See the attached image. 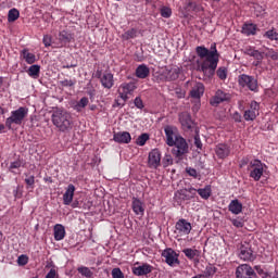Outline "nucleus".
<instances>
[{"label":"nucleus","mask_w":278,"mask_h":278,"mask_svg":"<svg viewBox=\"0 0 278 278\" xmlns=\"http://www.w3.org/2000/svg\"><path fill=\"white\" fill-rule=\"evenodd\" d=\"M60 85L63 86L64 88H71L75 86V80L73 79H64L60 81Z\"/></svg>","instance_id":"nucleus-55"},{"label":"nucleus","mask_w":278,"mask_h":278,"mask_svg":"<svg viewBox=\"0 0 278 278\" xmlns=\"http://www.w3.org/2000/svg\"><path fill=\"white\" fill-rule=\"evenodd\" d=\"M271 60H278V52L274 53V55H270Z\"/></svg>","instance_id":"nucleus-63"},{"label":"nucleus","mask_w":278,"mask_h":278,"mask_svg":"<svg viewBox=\"0 0 278 278\" xmlns=\"http://www.w3.org/2000/svg\"><path fill=\"white\" fill-rule=\"evenodd\" d=\"M197 193V189H180L175 192L174 200L181 204L184 201H190V199H194V194Z\"/></svg>","instance_id":"nucleus-11"},{"label":"nucleus","mask_w":278,"mask_h":278,"mask_svg":"<svg viewBox=\"0 0 278 278\" xmlns=\"http://www.w3.org/2000/svg\"><path fill=\"white\" fill-rule=\"evenodd\" d=\"M20 16L21 12H18V9H11L8 13V21L9 23H14L15 21H18Z\"/></svg>","instance_id":"nucleus-37"},{"label":"nucleus","mask_w":278,"mask_h":278,"mask_svg":"<svg viewBox=\"0 0 278 278\" xmlns=\"http://www.w3.org/2000/svg\"><path fill=\"white\" fill-rule=\"evenodd\" d=\"M53 231H54V240L56 242H60L61 240H64V238H66V228H64V225L62 224L54 225Z\"/></svg>","instance_id":"nucleus-25"},{"label":"nucleus","mask_w":278,"mask_h":278,"mask_svg":"<svg viewBox=\"0 0 278 278\" xmlns=\"http://www.w3.org/2000/svg\"><path fill=\"white\" fill-rule=\"evenodd\" d=\"M186 173H187V175H189V177H193V179L199 178V172H197V169H194L192 167H186Z\"/></svg>","instance_id":"nucleus-53"},{"label":"nucleus","mask_w":278,"mask_h":278,"mask_svg":"<svg viewBox=\"0 0 278 278\" xmlns=\"http://www.w3.org/2000/svg\"><path fill=\"white\" fill-rule=\"evenodd\" d=\"M180 75L181 68L179 66H167L161 73L163 81H177Z\"/></svg>","instance_id":"nucleus-7"},{"label":"nucleus","mask_w":278,"mask_h":278,"mask_svg":"<svg viewBox=\"0 0 278 278\" xmlns=\"http://www.w3.org/2000/svg\"><path fill=\"white\" fill-rule=\"evenodd\" d=\"M149 140V134L144 132L141 134L136 141V144H138V147H144V144H147V141Z\"/></svg>","instance_id":"nucleus-43"},{"label":"nucleus","mask_w":278,"mask_h":278,"mask_svg":"<svg viewBox=\"0 0 278 278\" xmlns=\"http://www.w3.org/2000/svg\"><path fill=\"white\" fill-rule=\"evenodd\" d=\"M172 149V154L177 160H184V155H188L190 148L188 141L181 136H176Z\"/></svg>","instance_id":"nucleus-4"},{"label":"nucleus","mask_w":278,"mask_h":278,"mask_svg":"<svg viewBox=\"0 0 278 278\" xmlns=\"http://www.w3.org/2000/svg\"><path fill=\"white\" fill-rule=\"evenodd\" d=\"M78 273H79L83 277H87V278L92 277V270H90V268H88V267H86V266L78 267Z\"/></svg>","instance_id":"nucleus-44"},{"label":"nucleus","mask_w":278,"mask_h":278,"mask_svg":"<svg viewBox=\"0 0 278 278\" xmlns=\"http://www.w3.org/2000/svg\"><path fill=\"white\" fill-rule=\"evenodd\" d=\"M263 38H267V40H275V42H278V33L275 31V28H271L264 33Z\"/></svg>","instance_id":"nucleus-38"},{"label":"nucleus","mask_w":278,"mask_h":278,"mask_svg":"<svg viewBox=\"0 0 278 278\" xmlns=\"http://www.w3.org/2000/svg\"><path fill=\"white\" fill-rule=\"evenodd\" d=\"M238 257L243 262H255L257 255L253 251V248H251V243L243 242L238 249Z\"/></svg>","instance_id":"nucleus-6"},{"label":"nucleus","mask_w":278,"mask_h":278,"mask_svg":"<svg viewBox=\"0 0 278 278\" xmlns=\"http://www.w3.org/2000/svg\"><path fill=\"white\" fill-rule=\"evenodd\" d=\"M248 55L256 60V62L254 63V66H260V63L262 62V60H264V52H261L260 50L250 49L248 50Z\"/></svg>","instance_id":"nucleus-31"},{"label":"nucleus","mask_w":278,"mask_h":278,"mask_svg":"<svg viewBox=\"0 0 278 278\" xmlns=\"http://www.w3.org/2000/svg\"><path fill=\"white\" fill-rule=\"evenodd\" d=\"M195 192H198L201 199L207 201L212 197V186L206 185L204 188L195 189Z\"/></svg>","instance_id":"nucleus-32"},{"label":"nucleus","mask_w":278,"mask_h":278,"mask_svg":"<svg viewBox=\"0 0 278 278\" xmlns=\"http://www.w3.org/2000/svg\"><path fill=\"white\" fill-rule=\"evenodd\" d=\"M111 275L112 278H125V274L118 267L113 268Z\"/></svg>","instance_id":"nucleus-48"},{"label":"nucleus","mask_w":278,"mask_h":278,"mask_svg":"<svg viewBox=\"0 0 278 278\" xmlns=\"http://www.w3.org/2000/svg\"><path fill=\"white\" fill-rule=\"evenodd\" d=\"M217 270L218 268H216L215 266L208 265L205 267L204 274L202 275V277H205V278L213 277L214 275H216Z\"/></svg>","instance_id":"nucleus-39"},{"label":"nucleus","mask_w":278,"mask_h":278,"mask_svg":"<svg viewBox=\"0 0 278 278\" xmlns=\"http://www.w3.org/2000/svg\"><path fill=\"white\" fill-rule=\"evenodd\" d=\"M241 33L244 36H255V34H257V25L253 23H244Z\"/></svg>","instance_id":"nucleus-29"},{"label":"nucleus","mask_w":278,"mask_h":278,"mask_svg":"<svg viewBox=\"0 0 278 278\" xmlns=\"http://www.w3.org/2000/svg\"><path fill=\"white\" fill-rule=\"evenodd\" d=\"M231 224L233 225V227H237V229H242V227H244V219L237 217L235 219H231Z\"/></svg>","instance_id":"nucleus-49"},{"label":"nucleus","mask_w":278,"mask_h":278,"mask_svg":"<svg viewBox=\"0 0 278 278\" xmlns=\"http://www.w3.org/2000/svg\"><path fill=\"white\" fill-rule=\"evenodd\" d=\"M182 253L188 257V260H194V257H199V250H194L192 248H187L182 250Z\"/></svg>","instance_id":"nucleus-36"},{"label":"nucleus","mask_w":278,"mask_h":278,"mask_svg":"<svg viewBox=\"0 0 278 278\" xmlns=\"http://www.w3.org/2000/svg\"><path fill=\"white\" fill-rule=\"evenodd\" d=\"M238 84L241 88H248L251 92H257V79L247 74H241L238 77Z\"/></svg>","instance_id":"nucleus-8"},{"label":"nucleus","mask_w":278,"mask_h":278,"mask_svg":"<svg viewBox=\"0 0 278 278\" xmlns=\"http://www.w3.org/2000/svg\"><path fill=\"white\" fill-rule=\"evenodd\" d=\"M264 168H266V164L262 163V161L260 160L251 161L248 166L250 177L255 181H260V179H262V176L264 175Z\"/></svg>","instance_id":"nucleus-5"},{"label":"nucleus","mask_w":278,"mask_h":278,"mask_svg":"<svg viewBox=\"0 0 278 278\" xmlns=\"http://www.w3.org/2000/svg\"><path fill=\"white\" fill-rule=\"evenodd\" d=\"M194 147L197 149H203V142H201V137L199 136V130L195 129V135H194Z\"/></svg>","instance_id":"nucleus-50"},{"label":"nucleus","mask_w":278,"mask_h":278,"mask_svg":"<svg viewBox=\"0 0 278 278\" xmlns=\"http://www.w3.org/2000/svg\"><path fill=\"white\" fill-rule=\"evenodd\" d=\"M126 103H127V100H123L121 98H117V99L114 100V103H113L112 108H125Z\"/></svg>","instance_id":"nucleus-54"},{"label":"nucleus","mask_w":278,"mask_h":278,"mask_svg":"<svg viewBox=\"0 0 278 278\" xmlns=\"http://www.w3.org/2000/svg\"><path fill=\"white\" fill-rule=\"evenodd\" d=\"M275 50H269V52L266 54L267 55V58H270V55H275Z\"/></svg>","instance_id":"nucleus-62"},{"label":"nucleus","mask_w":278,"mask_h":278,"mask_svg":"<svg viewBox=\"0 0 278 278\" xmlns=\"http://www.w3.org/2000/svg\"><path fill=\"white\" fill-rule=\"evenodd\" d=\"M175 229L178 236H190V231H192V224L184 218H180L177 220Z\"/></svg>","instance_id":"nucleus-15"},{"label":"nucleus","mask_w":278,"mask_h":278,"mask_svg":"<svg viewBox=\"0 0 278 278\" xmlns=\"http://www.w3.org/2000/svg\"><path fill=\"white\" fill-rule=\"evenodd\" d=\"M203 94H205V85L203 83H195L190 90V97L192 99H201Z\"/></svg>","instance_id":"nucleus-23"},{"label":"nucleus","mask_w":278,"mask_h":278,"mask_svg":"<svg viewBox=\"0 0 278 278\" xmlns=\"http://www.w3.org/2000/svg\"><path fill=\"white\" fill-rule=\"evenodd\" d=\"M257 116H260V103L252 101L250 109L244 112L243 118L244 121H255Z\"/></svg>","instance_id":"nucleus-17"},{"label":"nucleus","mask_w":278,"mask_h":278,"mask_svg":"<svg viewBox=\"0 0 278 278\" xmlns=\"http://www.w3.org/2000/svg\"><path fill=\"white\" fill-rule=\"evenodd\" d=\"M75 185L70 184L66 189L65 192L63 194V204L64 205H71V203H73V199L75 198Z\"/></svg>","instance_id":"nucleus-22"},{"label":"nucleus","mask_w":278,"mask_h":278,"mask_svg":"<svg viewBox=\"0 0 278 278\" xmlns=\"http://www.w3.org/2000/svg\"><path fill=\"white\" fill-rule=\"evenodd\" d=\"M96 77H97L98 79H100V81H101V78L103 77L101 71L98 70V71L96 72Z\"/></svg>","instance_id":"nucleus-61"},{"label":"nucleus","mask_w":278,"mask_h":278,"mask_svg":"<svg viewBox=\"0 0 278 278\" xmlns=\"http://www.w3.org/2000/svg\"><path fill=\"white\" fill-rule=\"evenodd\" d=\"M151 273H153V267L149 263L132 267V275H136V277H146L147 275H151Z\"/></svg>","instance_id":"nucleus-19"},{"label":"nucleus","mask_w":278,"mask_h":278,"mask_svg":"<svg viewBox=\"0 0 278 278\" xmlns=\"http://www.w3.org/2000/svg\"><path fill=\"white\" fill-rule=\"evenodd\" d=\"M100 81L103 88L110 90L114 87V75L112 73H104Z\"/></svg>","instance_id":"nucleus-26"},{"label":"nucleus","mask_w":278,"mask_h":278,"mask_svg":"<svg viewBox=\"0 0 278 278\" xmlns=\"http://www.w3.org/2000/svg\"><path fill=\"white\" fill-rule=\"evenodd\" d=\"M178 118L184 131H197L194 121H192V116L190 115V113L182 112L178 115Z\"/></svg>","instance_id":"nucleus-10"},{"label":"nucleus","mask_w":278,"mask_h":278,"mask_svg":"<svg viewBox=\"0 0 278 278\" xmlns=\"http://www.w3.org/2000/svg\"><path fill=\"white\" fill-rule=\"evenodd\" d=\"M52 40H53V38L51 37V35H45L42 42H43L45 47H51Z\"/></svg>","instance_id":"nucleus-57"},{"label":"nucleus","mask_w":278,"mask_h":278,"mask_svg":"<svg viewBox=\"0 0 278 278\" xmlns=\"http://www.w3.org/2000/svg\"><path fill=\"white\" fill-rule=\"evenodd\" d=\"M138 86L134 81L123 83L117 90L119 99L122 101H129V94H134Z\"/></svg>","instance_id":"nucleus-9"},{"label":"nucleus","mask_w":278,"mask_h":278,"mask_svg":"<svg viewBox=\"0 0 278 278\" xmlns=\"http://www.w3.org/2000/svg\"><path fill=\"white\" fill-rule=\"evenodd\" d=\"M52 125L62 134L73 129V115L66 110L56 109L51 115Z\"/></svg>","instance_id":"nucleus-2"},{"label":"nucleus","mask_w":278,"mask_h":278,"mask_svg":"<svg viewBox=\"0 0 278 278\" xmlns=\"http://www.w3.org/2000/svg\"><path fill=\"white\" fill-rule=\"evenodd\" d=\"M261 277L262 278H270V275L267 271H265Z\"/></svg>","instance_id":"nucleus-64"},{"label":"nucleus","mask_w":278,"mask_h":278,"mask_svg":"<svg viewBox=\"0 0 278 278\" xmlns=\"http://www.w3.org/2000/svg\"><path fill=\"white\" fill-rule=\"evenodd\" d=\"M231 153V147L227 143H218L215 147V155H217L218 160H225L229 157V154Z\"/></svg>","instance_id":"nucleus-18"},{"label":"nucleus","mask_w":278,"mask_h":278,"mask_svg":"<svg viewBox=\"0 0 278 278\" xmlns=\"http://www.w3.org/2000/svg\"><path fill=\"white\" fill-rule=\"evenodd\" d=\"M162 257L165 258V262L168 264V266H175V264H179V254H177V252L170 248H167L162 252Z\"/></svg>","instance_id":"nucleus-16"},{"label":"nucleus","mask_w":278,"mask_h":278,"mask_svg":"<svg viewBox=\"0 0 278 278\" xmlns=\"http://www.w3.org/2000/svg\"><path fill=\"white\" fill-rule=\"evenodd\" d=\"M195 53L200 60H203L201 63H198V71L203 73L205 77H214L220 60L216 43H212L210 49L205 48V46H198Z\"/></svg>","instance_id":"nucleus-1"},{"label":"nucleus","mask_w":278,"mask_h":278,"mask_svg":"<svg viewBox=\"0 0 278 278\" xmlns=\"http://www.w3.org/2000/svg\"><path fill=\"white\" fill-rule=\"evenodd\" d=\"M162 164L164 168H167V166H173V156L170 154H165Z\"/></svg>","instance_id":"nucleus-46"},{"label":"nucleus","mask_w":278,"mask_h":278,"mask_svg":"<svg viewBox=\"0 0 278 278\" xmlns=\"http://www.w3.org/2000/svg\"><path fill=\"white\" fill-rule=\"evenodd\" d=\"M22 56L25 60L26 64H35L36 63V54L29 52V50L24 49L22 51Z\"/></svg>","instance_id":"nucleus-34"},{"label":"nucleus","mask_w":278,"mask_h":278,"mask_svg":"<svg viewBox=\"0 0 278 278\" xmlns=\"http://www.w3.org/2000/svg\"><path fill=\"white\" fill-rule=\"evenodd\" d=\"M160 12L163 18H170L173 16V10L169 7H161Z\"/></svg>","instance_id":"nucleus-42"},{"label":"nucleus","mask_w":278,"mask_h":278,"mask_svg":"<svg viewBox=\"0 0 278 278\" xmlns=\"http://www.w3.org/2000/svg\"><path fill=\"white\" fill-rule=\"evenodd\" d=\"M24 181H25L27 188H34V186L36 184V177L34 175L28 176L27 178H25Z\"/></svg>","instance_id":"nucleus-52"},{"label":"nucleus","mask_w":278,"mask_h":278,"mask_svg":"<svg viewBox=\"0 0 278 278\" xmlns=\"http://www.w3.org/2000/svg\"><path fill=\"white\" fill-rule=\"evenodd\" d=\"M228 211L231 212V214H235L238 216V214H242V204L240 200L235 199L232 200L228 205Z\"/></svg>","instance_id":"nucleus-30"},{"label":"nucleus","mask_w":278,"mask_h":278,"mask_svg":"<svg viewBox=\"0 0 278 278\" xmlns=\"http://www.w3.org/2000/svg\"><path fill=\"white\" fill-rule=\"evenodd\" d=\"M236 277L237 278H257V274H255V270L253 269V267H251V265L242 264L237 267Z\"/></svg>","instance_id":"nucleus-12"},{"label":"nucleus","mask_w":278,"mask_h":278,"mask_svg":"<svg viewBox=\"0 0 278 278\" xmlns=\"http://www.w3.org/2000/svg\"><path fill=\"white\" fill-rule=\"evenodd\" d=\"M27 75H29L33 79H38V77H40V65H30L27 70Z\"/></svg>","instance_id":"nucleus-33"},{"label":"nucleus","mask_w":278,"mask_h":278,"mask_svg":"<svg viewBox=\"0 0 278 278\" xmlns=\"http://www.w3.org/2000/svg\"><path fill=\"white\" fill-rule=\"evenodd\" d=\"M138 36V30L136 28H131L124 33L123 38L124 40H131L132 38H136Z\"/></svg>","instance_id":"nucleus-41"},{"label":"nucleus","mask_w":278,"mask_h":278,"mask_svg":"<svg viewBox=\"0 0 278 278\" xmlns=\"http://www.w3.org/2000/svg\"><path fill=\"white\" fill-rule=\"evenodd\" d=\"M88 103H90V100L88 98L83 97L76 104H74L75 112H81L84 109L88 106Z\"/></svg>","instance_id":"nucleus-35"},{"label":"nucleus","mask_w":278,"mask_h":278,"mask_svg":"<svg viewBox=\"0 0 278 278\" xmlns=\"http://www.w3.org/2000/svg\"><path fill=\"white\" fill-rule=\"evenodd\" d=\"M45 278H58V271L55 269L51 268Z\"/></svg>","instance_id":"nucleus-58"},{"label":"nucleus","mask_w":278,"mask_h":278,"mask_svg":"<svg viewBox=\"0 0 278 278\" xmlns=\"http://www.w3.org/2000/svg\"><path fill=\"white\" fill-rule=\"evenodd\" d=\"M132 211L137 216H144V203L138 198H132Z\"/></svg>","instance_id":"nucleus-28"},{"label":"nucleus","mask_w":278,"mask_h":278,"mask_svg":"<svg viewBox=\"0 0 278 278\" xmlns=\"http://www.w3.org/2000/svg\"><path fill=\"white\" fill-rule=\"evenodd\" d=\"M216 75L218 77V79H220L222 81H225V79H227V75H228V70L225 66L218 67L216 71Z\"/></svg>","instance_id":"nucleus-40"},{"label":"nucleus","mask_w":278,"mask_h":278,"mask_svg":"<svg viewBox=\"0 0 278 278\" xmlns=\"http://www.w3.org/2000/svg\"><path fill=\"white\" fill-rule=\"evenodd\" d=\"M73 40V34L68 30H61L59 33V47H66Z\"/></svg>","instance_id":"nucleus-27"},{"label":"nucleus","mask_w":278,"mask_h":278,"mask_svg":"<svg viewBox=\"0 0 278 278\" xmlns=\"http://www.w3.org/2000/svg\"><path fill=\"white\" fill-rule=\"evenodd\" d=\"M176 131H177V128L175 126L167 125L164 127L167 147H173V144L175 143V138H177V136H180V135H176L175 134Z\"/></svg>","instance_id":"nucleus-20"},{"label":"nucleus","mask_w":278,"mask_h":278,"mask_svg":"<svg viewBox=\"0 0 278 278\" xmlns=\"http://www.w3.org/2000/svg\"><path fill=\"white\" fill-rule=\"evenodd\" d=\"M114 142L118 144H129L131 142V134L128 131H119L113 135Z\"/></svg>","instance_id":"nucleus-21"},{"label":"nucleus","mask_w":278,"mask_h":278,"mask_svg":"<svg viewBox=\"0 0 278 278\" xmlns=\"http://www.w3.org/2000/svg\"><path fill=\"white\" fill-rule=\"evenodd\" d=\"M135 75L138 79H147V77H149V75H151V70L149 68V66L147 64H140L136 68Z\"/></svg>","instance_id":"nucleus-24"},{"label":"nucleus","mask_w":278,"mask_h":278,"mask_svg":"<svg viewBox=\"0 0 278 278\" xmlns=\"http://www.w3.org/2000/svg\"><path fill=\"white\" fill-rule=\"evenodd\" d=\"M231 99V94L218 89L215 94L210 99V104L213 108H218L220 103H225V101H229Z\"/></svg>","instance_id":"nucleus-14"},{"label":"nucleus","mask_w":278,"mask_h":278,"mask_svg":"<svg viewBox=\"0 0 278 278\" xmlns=\"http://www.w3.org/2000/svg\"><path fill=\"white\" fill-rule=\"evenodd\" d=\"M17 264L20 266H27L29 264V256L22 254L17 257Z\"/></svg>","instance_id":"nucleus-47"},{"label":"nucleus","mask_w":278,"mask_h":278,"mask_svg":"<svg viewBox=\"0 0 278 278\" xmlns=\"http://www.w3.org/2000/svg\"><path fill=\"white\" fill-rule=\"evenodd\" d=\"M134 104L137 110H144V102L142 101V98L136 97L134 100Z\"/></svg>","instance_id":"nucleus-51"},{"label":"nucleus","mask_w":278,"mask_h":278,"mask_svg":"<svg viewBox=\"0 0 278 278\" xmlns=\"http://www.w3.org/2000/svg\"><path fill=\"white\" fill-rule=\"evenodd\" d=\"M256 271L261 275V277L266 273L260 266H255Z\"/></svg>","instance_id":"nucleus-60"},{"label":"nucleus","mask_w":278,"mask_h":278,"mask_svg":"<svg viewBox=\"0 0 278 278\" xmlns=\"http://www.w3.org/2000/svg\"><path fill=\"white\" fill-rule=\"evenodd\" d=\"M175 94H176L177 99H185L186 98V90H184L181 88H176L175 89Z\"/></svg>","instance_id":"nucleus-56"},{"label":"nucleus","mask_w":278,"mask_h":278,"mask_svg":"<svg viewBox=\"0 0 278 278\" xmlns=\"http://www.w3.org/2000/svg\"><path fill=\"white\" fill-rule=\"evenodd\" d=\"M148 166L149 168L157 169L162 166V152L157 149H153L148 155Z\"/></svg>","instance_id":"nucleus-13"},{"label":"nucleus","mask_w":278,"mask_h":278,"mask_svg":"<svg viewBox=\"0 0 278 278\" xmlns=\"http://www.w3.org/2000/svg\"><path fill=\"white\" fill-rule=\"evenodd\" d=\"M232 118L236 123H242V115H240L238 112L233 113Z\"/></svg>","instance_id":"nucleus-59"},{"label":"nucleus","mask_w":278,"mask_h":278,"mask_svg":"<svg viewBox=\"0 0 278 278\" xmlns=\"http://www.w3.org/2000/svg\"><path fill=\"white\" fill-rule=\"evenodd\" d=\"M21 166H25V163H23L21 160L11 162L10 166H9V170L11 173H14V169L16 168H21Z\"/></svg>","instance_id":"nucleus-45"},{"label":"nucleus","mask_w":278,"mask_h":278,"mask_svg":"<svg viewBox=\"0 0 278 278\" xmlns=\"http://www.w3.org/2000/svg\"><path fill=\"white\" fill-rule=\"evenodd\" d=\"M29 109L27 106H20L17 110L11 112V116L5 119V127L12 129V125H23V121L27 118Z\"/></svg>","instance_id":"nucleus-3"}]
</instances>
